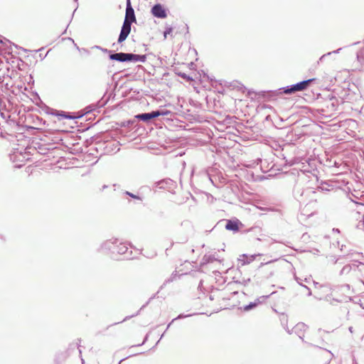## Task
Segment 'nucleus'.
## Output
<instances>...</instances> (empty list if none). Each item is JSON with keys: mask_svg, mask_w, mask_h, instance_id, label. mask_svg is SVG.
Returning <instances> with one entry per match:
<instances>
[{"mask_svg": "<svg viewBox=\"0 0 364 364\" xmlns=\"http://www.w3.org/2000/svg\"><path fill=\"white\" fill-rule=\"evenodd\" d=\"M110 59L124 62V61H141L144 62L146 60L145 55H139L132 53H118L112 54L109 56Z\"/></svg>", "mask_w": 364, "mask_h": 364, "instance_id": "f257e3e1", "label": "nucleus"}, {"mask_svg": "<svg viewBox=\"0 0 364 364\" xmlns=\"http://www.w3.org/2000/svg\"><path fill=\"white\" fill-rule=\"evenodd\" d=\"M314 80H315V79L312 78V79H309L307 80L300 82L296 85H292L290 88L284 89V93L291 94L295 92L304 90L308 87V86L310 85V83Z\"/></svg>", "mask_w": 364, "mask_h": 364, "instance_id": "f03ea898", "label": "nucleus"}, {"mask_svg": "<svg viewBox=\"0 0 364 364\" xmlns=\"http://www.w3.org/2000/svg\"><path fill=\"white\" fill-rule=\"evenodd\" d=\"M170 113L169 111H164V112H160V111H154L151 113H144V114H140L136 116V117L139 119L143 120V121H148L151 119L159 117V116H165L168 115Z\"/></svg>", "mask_w": 364, "mask_h": 364, "instance_id": "7ed1b4c3", "label": "nucleus"}, {"mask_svg": "<svg viewBox=\"0 0 364 364\" xmlns=\"http://www.w3.org/2000/svg\"><path fill=\"white\" fill-rule=\"evenodd\" d=\"M131 24L128 21H124L123 26L118 38V43H122L126 40L131 31Z\"/></svg>", "mask_w": 364, "mask_h": 364, "instance_id": "20e7f679", "label": "nucleus"}, {"mask_svg": "<svg viewBox=\"0 0 364 364\" xmlns=\"http://www.w3.org/2000/svg\"><path fill=\"white\" fill-rule=\"evenodd\" d=\"M124 21H128L130 23L136 21L134 9L131 5L130 0H127L125 18Z\"/></svg>", "mask_w": 364, "mask_h": 364, "instance_id": "39448f33", "label": "nucleus"}, {"mask_svg": "<svg viewBox=\"0 0 364 364\" xmlns=\"http://www.w3.org/2000/svg\"><path fill=\"white\" fill-rule=\"evenodd\" d=\"M151 12L154 16L157 18H164L167 16L166 10L159 4L154 6L151 9Z\"/></svg>", "mask_w": 364, "mask_h": 364, "instance_id": "423d86ee", "label": "nucleus"}, {"mask_svg": "<svg viewBox=\"0 0 364 364\" xmlns=\"http://www.w3.org/2000/svg\"><path fill=\"white\" fill-rule=\"evenodd\" d=\"M308 329V326L304 323H299L294 327V331L300 338L305 336V333Z\"/></svg>", "mask_w": 364, "mask_h": 364, "instance_id": "0eeeda50", "label": "nucleus"}, {"mask_svg": "<svg viewBox=\"0 0 364 364\" xmlns=\"http://www.w3.org/2000/svg\"><path fill=\"white\" fill-rule=\"evenodd\" d=\"M238 220H228L225 228L228 230L237 232L239 230Z\"/></svg>", "mask_w": 364, "mask_h": 364, "instance_id": "6e6552de", "label": "nucleus"}, {"mask_svg": "<svg viewBox=\"0 0 364 364\" xmlns=\"http://www.w3.org/2000/svg\"><path fill=\"white\" fill-rule=\"evenodd\" d=\"M172 33V28H168L164 33V38H166L167 37V35H170Z\"/></svg>", "mask_w": 364, "mask_h": 364, "instance_id": "1a4fd4ad", "label": "nucleus"}, {"mask_svg": "<svg viewBox=\"0 0 364 364\" xmlns=\"http://www.w3.org/2000/svg\"><path fill=\"white\" fill-rule=\"evenodd\" d=\"M256 306V304H250V305H247L245 307V311H248L250 310V309H252V307H255Z\"/></svg>", "mask_w": 364, "mask_h": 364, "instance_id": "9d476101", "label": "nucleus"}, {"mask_svg": "<svg viewBox=\"0 0 364 364\" xmlns=\"http://www.w3.org/2000/svg\"><path fill=\"white\" fill-rule=\"evenodd\" d=\"M182 77H183V79L187 80H192V78H191L190 77L186 76V74L182 75Z\"/></svg>", "mask_w": 364, "mask_h": 364, "instance_id": "9b49d317", "label": "nucleus"}, {"mask_svg": "<svg viewBox=\"0 0 364 364\" xmlns=\"http://www.w3.org/2000/svg\"><path fill=\"white\" fill-rule=\"evenodd\" d=\"M127 194H128L129 196H130L131 197L134 198H138V197H136V196H134V194L130 193H129V192H127Z\"/></svg>", "mask_w": 364, "mask_h": 364, "instance_id": "f8f14e48", "label": "nucleus"}, {"mask_svg": "<svg viewBox=\"0 0 364 364\" xmlns=\"http://www.w3.org/2000/svg\"><path fill=\"white\" fill-rule=\"evenodd\" d=\"M60 116H63L65 118H71V117L68 116V115H66V114H60Z\"/></svg>", "mask_w": 364, "mask_h": 364, "instance_id": "ddd939ff", "label": "nucleus"}, {"mask_svg": "<svg viewBox=\"0 0 364 364\" xmlns=\"http://www.w3.org/2000/svg\"><path fill=\"white\" fill-rule=\"evenodd\" d=\"M113 327H114V326H113V325L109 326L107 328V329H109V328H113Z\"/></svg>", "mask_w": 364, "mask_h": 364, "instance_id": "4468645a", "label": "nucleus"}]
</instances>
